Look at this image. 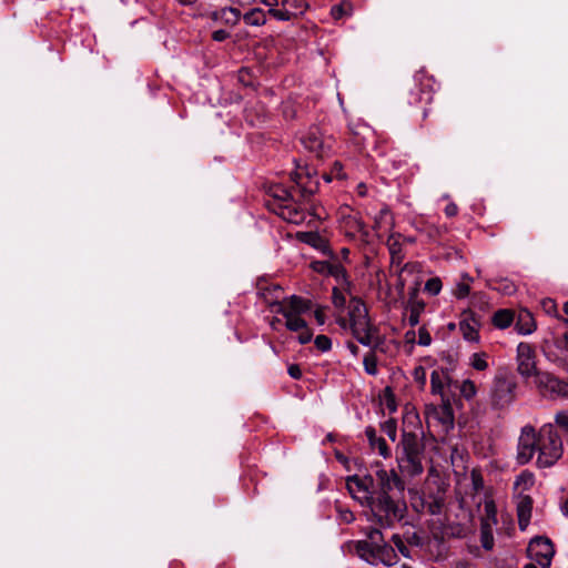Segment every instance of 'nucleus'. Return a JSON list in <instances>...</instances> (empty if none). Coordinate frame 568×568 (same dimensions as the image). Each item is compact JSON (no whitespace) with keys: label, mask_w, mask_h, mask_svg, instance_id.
I'll return each instance as SVG.
<instances>
[{"label":"nucleus","mask_w":568,"mask_h":568,"mask_svg":"<svg viewBox=\"0 0 568 568\" xmlns=\"http://www.w3.org/2000/svg\"><path fill=\"white\" fill-rule=\"evenodd\" d=\"M294 184L290 187L274 185L270 189L273 197L271 209L283 220L302 224L306 221L308 209L306 202L318 190V181L305 170L291 173Z\"/></svg>","instance_id":"obj_1"},{"label":"nucleus","mask_w":568,"mask_h":568,"mask_svg":"<svg viewBox=\"0 0 568 568\" xmlns=\"http://www.w3.org/2000/svg\"><path fill=\"white\" fill-rule=\"evenodd\" d=\"M538 452L537 465L541 468L550 467L562 456V440L555 425L545 424L536 433L535 428L526 425L521 428L518 438L517 463L525 465Z\"/></svg>","instance_id":"obj_2"},{"label":"nucleus","mask_w":568,"mask_h":568,"mask_svg":"<svg viewBox=\"0 0 568 568\" xmlns=\"http://www.w3.org/2000/svg\"><path fill=\"white\" fill-rule=\"evenodd\" d=\"M376 477L382 491L367 506L374 523L383 528H392L404 519L407 507L405 501L394 499L388 491L403 490L404 483L394 470L378 469Z\"/></svg>","instance_id":"obj_3"},{"label":"nucleus","mask_w":568,"mask_h":568,"mask_svg":"<svg viewBox=\"0 0 568 568\" xmlns=\"http://www.w3.org/2000/svg\"><path fill=\"white\" fill-rule=\"evenodd\" d=\"M516 362L518 374L524 378L534 377V383L544 396L568 399V383L537 369L536 351L531 344H518Z\"/></svg>","instance_id":"obj_4"},{"label":"nucleus","mask_w":568,"mask_h":568,"mask_svg":"<svg viewBox=\"0 0 568 568\" xmlns=\"http://www.w3.org/2000/svg\"><path fill=\"white\" fill-rule=\"evenodd\" d=\"M367 538L356 542V554L371 565L393 566L398 557L395 549L388 545L377 528H371Z\"/></svg>","instance_id":"obj_5"},{"label":"nucleus","mask_w":568,"mask_h":568,"mask_svg":"<svg viewBox=\"0 0 568 568\" xmlns=\"http://www.w3.org/2000/svg\"><path fill=\"white\" fill-rule=\"evenodd\" d=\"M423 445L416 434L403 433L397 460L404 474L417 476L423 473Z\"/></svg>","instance_id":"obj_6"},{"label":"nucleus","mask_w":568,"mask_h":568,"mask_svg":"<svg viewBox=\"0 0 568 568\" xmlns=\"http://www.w3.org/2000/svg\"><path fill=\"white\" fill-rule=\"evenodd\" d=\"M311 310V302L306 298L292 295L278 303L276 312L285 318V326L291 332H300L307 326L303 314Z\"/></svg>","instance_id":"obj_7"},{"label":"nucleus","mask_w":568,"mask_h":568,"mask_svg":"<svg viewBox=\"0 0 568 568\" xmlns=\"http://www.w3.org/2000/svg\"><path fill=\"white\" fill-rule=\"evenodd\" d=\"M301 142L316 158L327 156L334 144L332 136H324L318 126H311L302 136Z\"/></svg>","instance_id":"obj_8"},{"label":"nucleus","mask_w":568,"mask_h":568,"mask_svg":"<svg viewBox=\"0 0 568 568\" xmlns=\"http://www.w3.org/2000/svg\"><path fill=\"white\" fill-rule=\"evenodd\" d=\"M555 555L554 545L550 539L545 537H535L527 547V556L540 568H549Z\"/></svg>","instance_id":"obj_9"},{"label":"nucleus","mask_w":568,"mask_h":568,"mask_svg":"<svg viewBox=\"0 0 568 568\" xmlns=\"http://www.w3.org/2000/svg\"><path fill=\"white\" fill-rule=\"evenodd\" d=\"M346 487L352 497L361 505H368L374 498V478L372 476H351L346 480Z\"/></svg>","instance_id":"obj_10"},{"label":"nucleus","mask_w":568,"mask_h":568,"mask_svg":"<svg viewBox=\"0 0 568 568\" xmlns=\"http://www.w3.org/2000/svg\"><path fill=\"white\" fill-rule=\"evenodd\" d=\"M515 383L506 377H497L490 392L493 407L503 409L509 406L515 398Z\"/></svg>","instance_id":"obj_11"},{"label":"nucleus","mask_w":568,"mask_h":568,"mask_svg":"<svg viewBox=\"0 0 568 568\" xmlns=\"http://www.w3.org/2000/svg\"><path fill=\"white\" fill-rule=\"evenodd\" d=\"M341 227L344 234L352 241L366 242L369 236L365 222L357 214H344Z\"/></svg>","instance_id":"obj_12"},{"label":"nucleus","mask_w":568,"mask_h":568,"mask_svg":"<svg viewBox=\"0 0 568 568\" xmlns=\"http://www.w3.org/2000/svg\"><path fill=\"white\" fill-rule=\"evenodd\" d=\"M415 82L418 84V91L412 92L410 104L430 103L433 93L435 91V80L433 77L427 75L423 70L415 74Z\"/></svg>","instance_id":"obj_13"},{"label":"nucleus","mask_w":568,"mask_h":568,"mask_svg":"<svg viewBox=\"0 0 568 568\" xmlns=\"http://www.w3.org/2000/svg\"><path fill=\"white\" fill-rule=\"evenodd\" d=\"M353 336L364 346L377 347L376 338L373 334V327L368 316L349 323Z\"/></svg>","instance_id":"obj_14"},{"label":"nucleus","mask_w":568,"mask_h":568,"mask_svg":"<svg viewBox=\"0 0 568 568\" xmlns=\"http://www.w3.org/2000/svg\"><path fill=\"white\" fill-rule=\"evenodd\" d=\"M425 307L426 303L419 297L418 290H412L405 305V315L410 327H415L419 324L420 316L425 312Z\"/></svg>","instance_id":"obj_15"},{"label":"nucleus","mask_w":568,"mask_h":568,"mask_svg":"<svg viewBox=\"0 0 568 568\" xmlns=\"http://www.w3.org/2000/svg\"><path fill=\"white\" fill-rule=\"evenodd\" d=\"M427 422L438 423L443 430L448 432L454 426V413L449 404L433 406L427 409Z\"/></svg>","instance_id":"obj_16"},{"label":"nucleus","mask_w":568,"mask_h":568,"mask_svg":"<svg viewBox=\"0 0 568 568\" xmlns=\"http://www.w3.org/2000/svg\"><path fill=\"white\" fill-rule=\"evenodd\" d=\"M517 517H518V526L520 530H526L531 518L532 513V499L529 495H519L515 496Z\"/></svg>","instance_id":"obj_17"},{"label":"nucleus","mask_w":568,"mask_h":568,"mask_svg":"<svg viewBox=\"0 0 568 568\" xmlns=\"http://www.w3.org/2000/svg\"><path fill=\"white\" fill-rule=\"evenodd\" d=\"M241 11L237 8L224 7L210 13V18L220 24L234 27L241 20Z\"/></svg>","instance_id":"obj_18"},{"label":"nucleus","mask_w":568,"mask_h":568,"mask_svg":"<svg viewBox=\"0 0 568 568\" xmlns=\"http://www.w3.org/2000/svg\"><path fill=\"white\" fill-rule=\"evenodd\" d=\"M394 226V217L387 205H384L374 216L373 229L377 234L389 232Z\"/></svg>","instance_id":"obj_19"},{"label":"nucleus","mask_w":568,"mask_h":568,"mask_svg":"<svg viewBox=\"0 0 568 568\" xmlns=\"http://www.w3.org/2000/svg\"><path fill=\"white\" fill-rule=\"evenodd\" d=\"M515 328L520 335H529L536 331V323L532 314L527 310H520L515 315Z\"/></svg>","instance_id":"obj_20"},{"label":"nucleus","mask_w":568,"mask_h":568,"mask_svg":"<svg viewBox=\"0 0 568 568\" xmlns=\"http://www.w3.org/2000/svg\"><path fill=\"white\" fill-rule=\"evenodd\" d=\"M365 435L373 450H376L384 458H388L390 456V449L386 444V440L383 437H378L376 435L374 427H366Z\"/></svg>","instance_id":"obj_21"},{"label":"nucleus","mask_w":568,"mask_h":568,"mask_svg":"<svg viewBox=\"0 0 568 568\" xmlns=\"http://www.w3.org/2000/svg\"><path fill=\"white\" fill-rule=\"evenodd\" d=\"M312 266L314 271L320 273H327L335 276L337 280L342 278L346 282V271L341 264L329 263L326 261L313 262Z\"/></svg>","instance_id":"obj_22"},{"label":"nucleus","mask_w":568,"mask_h":568,"mask_svg":"<svg viewBox=\"0 0 568 568\" xmlns=\"http://www.w3.org/2000/svg\"><path fill=\"white\" fill-rule=\"evenodd\" d=\"M535 484V476L529 470H523L515 479L514 483V495H526L525 493L530 490Z\"/></svg>","instance_id":"obj_23"},{"label":"nucleus","mask_w":568,"mask_h":568,"mask_svg":"<svg viewBox=\"0 0 568 568\" xmlns=\"http://www.w3.org/2000/svg\"><path fill=\"white\" fill-rule=\"evenodd\" d=\"M459 331L468 342H479L478 323L470 316L459 322Z\"/></svg>","instance_id":"obj_24"},{"label":"nucleus","mask_w":568,"mask_h":568,"mask_svg":"<svg viewBox=\"0 0 568 568\" xmlns=\"http://www.w3.org/2000/svg\"><path fill=\"white\" fill-rule=\"evenodd\" d=\"M491 322L499 329L508 328L515 322V312L508 308H501L494 313Z\"/></svg>","instance_id":"obj_25"},{"label":"nucleus","mask_w":568,"mask_h":568,"mask_svg":"<svg viewBox=\"0 0 568 568\" xmlns=\"http://www.w3.org/2000/svg\"><path fill=\"white\" fill-rule=\"evenodd\" d=\"M552 342L556 348L568 355V325L560 324L554 332Z\"/></svg>","instance_id":"obj_26"},{"label":"nucleus","mask_w":568,"mask_h":568,"mask_svg":"<svg viewBox=\"0 0 568 568\" xmlns=\"http://www.w3.org/2000/svg\"><path fill=\"white\" fill-rule=\"evenodd\" d=\"M498 523L497 507L491 498H486L484 501V515L481 517V526L494 527Z\"/></svg>","instance_id":"obj_27"},{"label":"nucleus","mask_w":568,"mask_h":568,"mask_svg":"<svg viewBox=\"0 0 568 568\" xmlns=\"http://www.w3.org/2000/svg\"><path fill=\"white\" fill-rule=\"evenodd\" d=\"M423 510L429 515H439L445 506V499L442 495L427 496L422 501Z\"/></svg>","instance_id":"obj_28"},{"label":"nucleus","mask_w":568,"mask_h":568,"mask_svg":"<svg viewBox=\"0 0 568 568\" xmlns=\"http://www.w3.org/2000/svg\"><path fill=\"white\" fill-rule=\"evenodd\" d=\"M243 21L247 26L261 27L266 23V12L261 8H254L243 16Z\"/></svg>","instance_id":"obj_29"},{"label":"nucleus","mask_w":568,"mask_h":568,"mask_svg":"<svg viewBox=\"0 0 568 568\" xmlns=\"http://www.w3.org/2000/svg\"><path fill=\"white\" fill-rule=\"evenodd\" d=\"M473 282V277L468 273H463L460 276V281L456 284L454 288V295L458 300L466 298L470 293V283Z\"/></svg>","instance_id":"obj_30"},{"label":"nucleus","mask_w":568,"mask_h":568,"mask_svg":"<svg viewBox=\"0 0 568 568\" xmlns=\"http://www.w3.org/2000/svg\"><path fill=\"white\" fill-rule=\"evenodd\" d=\"M364 317H367V310L365 304L359 300L353 298L349 304L348 322L352 323Z\"/></svg>","instance_id":"obj_31"},{"label":"nucleus","mask_w":568,"mask_h":568,"mask_svg":"<svg viewBox=\"0 0 568 568\" xmlns=\"http://www.w3.org/2000/svg\"><path fill=\"white\" fill-rule=\"evenodd\" d=\"M489 287L504 294L511 295L516 292V285L508 278H499L489 283Z\"/></svg>","instance_id":"obj_32"},{"label":"nucleus","mask_w":568,"mask_h":568,"mask_svg":"<svg viewBox=\"0 0 568 568\" xmlns=\"http://www.w3.org/2000/svg\"><path fill=\"white\" fill-rule=\"evenodd\" d=\"M469 365L478 372L486 371L489 367L488 354L485 352L471 354L469 357Z\"/></svg>","instance_id":"obj_33"},{"label":"nucleus","mask_w":568,"mask_h":568,"mask_svg":"<svg viewBox=\"0 0 568 568\" xmlns=\"http://www.w3.org/2000/svg\"><path fill=\"white\" fill-rule=\"evenodd\" d=\"M430 387L433 394L443 395L445 389V376L443 372L433 371L430 375Z\"/></svg>","instance_id":"obj_34"},{"label":"nucleus","mask_w":568,"mask_h":568,"mask_svg":"<svg viewBox=\"0 0 568 568\" xmlns=\"http://www.w3.org/2000/svg\"><path fill=\"white\" fill-rule=\"evenodd\" d=\"M364 371L372 376L378 374L377 358L374 352L367 353L363 358Z\"/></svg>","instance_id":"obj_35"},{"label":"nucleus","mask_w":568,"mask_h":568,"mask_svg":"<svg viewBox=\"0 0 568 568\" xmlns=\"http://www.w3.org/2000/svg\"><path fill=\"white\" fill-rule=\"evenodd\" d=\"M267 12L278 21H290L293 17L296 16V12L288 10L283 6L282 8H271Z\"/></svg>","instance_id":"obj_36"},{"label":"nucleus","mask_w":568,"mask_h":568,"mask_svg":"<svg viewBox=\"0 0 568 568\" xmlns=\"http://www.w3.org/2000/svg\"><path fill=\"white\" fill-rule=\"evenodd\" d=\"M480 540L481 546L486 550H490L494 547L493 527L481 526L480 527Z\"/></svg>","instance_id":"obj_37"},{"label":"nucleus","mask_w":568,"mask_h":568,"mask_svg":"<svg viewBox=\"0 0 568 568\" xmlns=\"http://www.w3.org/2000/svg\"><path fill=\"white\" fill-rule=\"evenodd\" d=\"M332 301L335 307L344 308L346 305V290L334 287L332 292Z\"/></svg>","instance_id":"obj_38"},{"label":"nucleus","mask_w":568,"mask_h":568,"mask_svg":"<svg viewBox=\"0 0 568 568\" xmlns=\"http://www.w3.org/2000/svg\"><path fill=\"white\" fill-rule=\"evenodd\" d=\"M443 287L442 281L439 277L429 278L424 286L425 292H427L432 296H436L440 293Z\"/></svg>","instance_id":"obj_39"},{"label":"nucleus","mask_w":568,"mask_h":568,"mask_svg":"<svg viewBox=\"0 0 568 568\" xmlns=\"http://www.w3.org/2000/svg\"><path fill=\"white\" fill-rule=\"evenodd\" d=\"M382 430L384 432V434L392 440V442H395L396 440V436H397V423L395 419L390 418V419H387L385 420L383 424H382Z\"/></svg>","instance_id":"obj_40"},{"label":"nucleus","mask_w":568,"mask_h":568,"mask_svg":"<svg viewBox=\"0 0 568 568\" xmlns=\"http://www.w3.org/2000/svg\"><path fill=\"white\" fill-rule=\"evenodd\" d=\"M282 6L298 14L304 12L306 2L304 0H282Z\"/></svg>","instance_id":"obj_41"},{"label":"nucleus","mask_w":568,"mask_h":568,"mask_svg":"<svg viewBox=\"0 0 568 568\" xmlns=\"http://www.w3.org/2000/svg\"><path fill=\"white\" fill-rule=\"evenodd\" d=\"M476 393L477 388L473 381L466 379L463 382L460 386V394L463 395V397H465L466 399H471L476 395Z\"/></svg>","instance_id":"obj_42"},{"label":"nucleus","mask_w":568,"mask_h":568,"mask_svg":"<svg viewBox=\"0 0 568 568\" xmlns=\"http://www.w3.org/2000/svg\"><path fill=\"white\" fill-rule=\"evenodd\" d=\"M351 4L349 3H341L338 6H334L331 9V14L335 20L342 19L345 16L349 14Z\"/></svg>","instance_id":"obj_43"},{"label":"nucleus","mask_w":568,"mask_h":568,"mask_svg":"<svg viewBox=\"0 0 568 568\" xmlns=\"http://www.w3.org/2000/svg\"><path fill=\"white\" fill-rule=\"evenodd\" d=\"M316 348L323 353L328 352L332 348V341L326 335H317L314 339Z\"/></svg>","instance_id":"obj_44"},{"label":"nucleus","mask_w":568,"mask_h":568,"mask_svg":"<svg viewBox=\"0 0 568 568\" xmlns=\"http://www.w3.org/2000/svg\"><path fill=\"white\" fill-rule=\"evenodd\" d=\"M392 541L404 557H410L408 547L406 546L404 539L398 534H394L392 536Z\"/></svg>","instance_id":"obj_45"},{"label":"nucleus","mask_w":568,"mask_h":568,"mask_svg":"<svg viewBox=\"0 0 568 568\" xmlns=\"http://www.w3.org/2000/svg\"><path fill=\"white\" fill-rule=\"evenodd\" d=\"M432 336L425 326L418 328L417 344L420 346H429L432 344Z\"/></svg>","instance_id":"obj_46"},{"label":"nucleus","mask_w":568,"mask_h":568,"mask_svg":"<svg viewBox=\"0 0 568 568\" xmlns=\"http://www.w3.org/2000/svg\"><path fill=\"white\" fill-rule=\"evenodd\" d=\"M337 514H338V519L345 524H351L355 520L354 514L347 508H343V507L338 506Z\"/></svg>","instance_id":"obj_47"},{"label":"nucleus","mask_w":568,"mask_h":568,"mask_svg":"<svg viewBox=\"0 0 568 568\" xmlns=\"http://www.w3.org/2000/svg\"><path fill=\"white\" fill-rule=\"evenodd\" d=\"M389 252L392 255V263H397L399 265L403 258L400 245L397 243L389 244Z\"/></svg>","instance_id":"obj_48"},{"label":"nucleus","mask_w":568,"mask_h":568,"mask_svg":"<svg viewBox=\"0 0 568 568\" xmlns=\"http://www.w3.org/2000/svg\"><path fill=\"white\" fill-rule=\"evenodd\" d=\"M298 342L301 344H307L312 341V337H313V332L308 328V326H305V328L301 329L298 332Z\"/></svg>","instance_id":"obj_49"},{"label":"nucleus","mask_w":568,"mask_h":568,"mask_svg":"<svg viewBox=\"0 0 568 568\" xmlns=\"http://www.w3.org/2000/svg\"><path fill=\"white\" fill-rule=\"evenodd\" d=\"M405 539L409 545L420 546L423 544L422 537L417 532H407Z\"/></svg>","instance_id":"obj_50"},{"label":"nucleus","mask_w":568,"mask_h":568,"mask_svg":"<svg viewBox=\"0 0 568 568\" xmlns=\"http://www.w3.org/2000/svg\"><path fill=\"white\" fill-rule=\"evenodd\" d=\"M287 373L294 379H300L302 377V369L297 364L290 365Z\"/></svg>","instance_id":"obj_51"},{"label":"nucleus","mask_w":568,"mask_h":568,"mask_svg":"<svg viewBox=\"0 0 568 568\" xmlns=\"http://www.w3.org/2000/svg\"><path fill=\"white\" fill-rule=\"evenodd\" d=\"M414 377L417 382H420L422 384L426 381V371L423 366H418L414 369Z\"/></svg>","instance_id":"obj_52"},{"label":"nucleus","mask_w":568,"mask_h":568,"mask_svg":"<svg viewBox=\"0 0 568 568\" xmlns=\"http://www.w3.org/2000/svg\"><path fill=\"white\" fill-rule=\"evenodd\" d=\"M304 236V241L313 246H316L318 242H322V239L317 233H306Z\"/></svg>","instance_id":"obj_53"},{"label":"nucleus","mask_w":568,"mask_h":568,"mask_svg":"<svg viewBox=\"0 0 568 568\" xmlns=\"http://www.w3.org/2000/svg\"><path fill=\"white\" fill-rule=\"evenodd\" d=\"M445 214L447 217H454L458 214V206L454 202H449L445 207Z\"/></svg>","instance_id":"obj_54"},{"label":"nucleus","mask_w":568,"mask_h":568,"mask_svg":"<svg viewBox=\"0 0 568 568\" xmlns=\"http://www.w3.org/2000/svg\"><path fill=\"white\" fill-rule=\"evenodd\" d=\"M230 37V33L225 30H216L212 33V38L215 41L222 42L226 40Z\"/></svg>","instance_id":"obj_55"},{"label":"nucleus","mask_w":568,"mask_h":568,"mask_svg":"<svg viewBox=\"0 0 568 568\" xmlns=\"http://www.w3.org/2000/svg\"><path fill=\"white\" fill-rule=\"evenodd\" d=\"M314 317H315L317 324L323 325L325 323V314L322 310L317 308L314 312Z\"/></svg>","instance_id":"obj_56"},{"label":"nucleus","mask_w":568,"mask_h":568,"mask_svg":"<svg viewBox=\"0 0 568 568\" xmlns=\"http://www.w3.org/2000/svg\"><path fill=\"white\" fill-rule=\"evenodd\" d=\"M405 342L408 344H414L416 339V332L414 329H409L405 333Z\"/></svg>","instance_id":"obj_57"},{"label":"nucleus","mask_w":568,"mask_h":568,"mask_svg":"<svg viewBox=\"0 0 568 568\" xmlns=\"http://www.w3.org/2000/svg\"><path fill=\"white\" fill-rule=\"evenodd\" d=\"M357 192L361 196H365L366 195V185L365 184H359L357 186Z\"/></svg>","instance_id":"obj_58"},{"label":"nucleus","mask_w":568,"mask_h":568,"mask_svg":"<svg viewBox=\"0 0 568 568\" xmlns=\"http://www.w3.org/2000/svg\"><path fill=\"white\" fill-rule=\"evenodd\" d=\"M454 568H471L470 565L466 561H458L456 562Z\"/></svg>","instance_id":"obj_59"},{"label":"nucleus","mask_w":568,"mask_h":568,"mask_svg":"<svg viewBox=\"0 0 568 568\" xmlns=\"http://www.w3.org/2000/svg\"><path fill=\"white\" fill-rule=\"evenodd\" d=\"M342 164L339 162H335L334 163V172L336 173L337 176L341 175V171H342Z\"/></svg>","instance_id":"obj_60"},{"label":"nucleus","mask_w":568,"mask_h":568,"mask_svg":"<svg viewBox=\"0 0 568 568\" xmlns=\"http://www.w3.org/2000/svg\"><path fill=\"white\" fill-rule=\"evenodd\" d=\"M182 6H191L195 3L196 0H176Z\"/></svg>","instance_id":"obj_61"},{"label":"nucleus","mask_w":568,"mask_h":568,"mask_svg":"<svg viewBox=\"0 0 568 568\" xmlns=\"http://www.w3.org/2000/svg\"><path fill=\"white\" fill-rule=\"evenodd\" d=\"M348 348L349 351L352 352V354L356 355L358 353V347L355 345V344H349L348 345Z\"/></svg>","instance_id":"obj_62"},{"label":"nucleus","mask_w":568,"mask_h":568,"mask_svg":"<svg viewBox=\"0 0 568 568\" xmlns=\"http://www.w3.org/2000/svg\"><path fill=\"white\" fill-rule=\"evenodd\" d=\"M561 509H562L565 516L568 517V499L564 503Z\"/></svg>","instance_id":"obj_63"},{"label":"nucleus","mask_w":568,"mask_h":568,"mask_svg":"<svg viewBox=\"0 0 568 568\" xmlns=\"http://www.w3.org/2000/svg\"><path fill=\"white\" fill-rule=\"evenodd\" d=\"M524 568H539L535 561L528 562L524 566Z\"/></svg>","instance_id":"obj_64"}]
</instances>
